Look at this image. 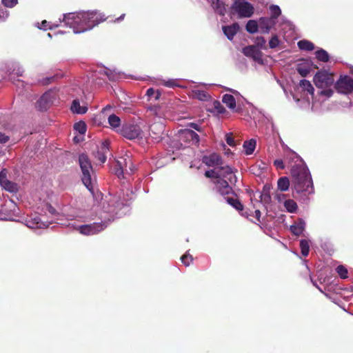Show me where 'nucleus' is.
I'll use <instances>...</instances> for the list:
<instances>
[{
  "label": "nucleus",
  "instance_id": "45",
  "mask_svg": "<svg viewBox=\"0 0 353 353\" xmlns=\"http://www.w3.org/2000/svg\"><path fill=\"white\" fill-rule=\"evenodd\" d=\"M265 43H266V41L264 39V37H257L255 39V44H256L255 46H256L257 48L259 47L261 48L265 49L266 48Z\"/></svg>",
  "mask_w": 353,
  "mask_h": 353
},
{
  "label": "nucleus",
  "instance_id": "60",
  "mask_svg": "<svg viewBox=\"0 0 353 353\" xmlns=\"http://www.w3.org/2000/svg\"><path fill=\"white\" fill-rule=\"evenodd\" d=\"M47 208L50 214H53L55 213V209L53 207H52L50 205L47 204Z\"/></svg>",
  "mask_w": 353,
  "mask_h": 353
},
{
  "label": "nucleus",
  "instance_id": "21",
  "mask_svg": "<svg viewBox=\"0 0 353 353\" xmlns=\"http://www.w3.org/2000/svg\"><path fill=\"white\" fill-rule=\"evenodd\" d=\"M334 88H353V79L347 75L341 76L336 81Z\"/></svg>",
  "mask_w": 353,
  "mask_h": 353
},
{
  "label": "nucleus",
  "instance_id": "31",
  "mask_svg": "<svg viewBox=\"0 0 353 353\" xmlns=\"http://www.w3.org/2000/svg\"><path fill=\"white\" fill-rule=\"evenodd\" d=\"M227 203L235 208L238 211H242L243 210V205L238 199H234L232 197H225Z\"/></svg>",
  "mask_w": 353,
  "mask_h": 353
},
{
  "label": "nucleus",
  "instance_id": "59",
  "mask_svg": "<svg viewBox=\"0 0 353 353\" xmlns=\"http://www.w3.org/2000/svg\"><path fill=\"white\" fill-rule=\"evenodd\" d=\"M8 16L7 12L2 8H0V19H4Z\"/></svg>",
  "mask_w": 353,
  "mask_h": 353
},
{
  "label": "nucleus",
  "instance_id": "5",
  "mask_svg": "<svg viewBox=\"0 0 353 353\" xmlns=\"http://www.w3.org/2000/svg\"><path fill=\"white\" fill-rule=\"evenodd\" d=\"M231 14H237L239 18H249L254 14L253 6L245 0H234L231 8Z\"/></svg>",
  "mask_w": 353,
  "mask_h": 353
},
{
  "label": "nucleus",
  "instance_id": "15",
  "mask_svg": "<svg viewBox=\"0 0 353 353\" xmlns=\"http://www.w3.org/2000/svg\"><path fill=\"white\" fill-rule=\"evenodd\" d=\"M202 161L208 167L219 168L223 165L221 157L216 153H212L208 156H204L202 159Z\"/></svg>",
  "mask_w": 353,
  "mask_h": 353
},
{
  "label": "nucleus",
  "instance_id": "10",
  "mask_svg": "<svg viewBox=\"0 0 353 353\" xmlns=\"http://www.w3.org/2000/svg\"><path fill=\"white\" fill-rule=\"evenodd\" d=\"M215 185L216 191L224 197H227L230 194H234L236 196L234 191L230 184V182L223 179H219L213 181Z\"/></svg>",
  "mask_w": 353,
  "mask_h": 353
},
{
  "label": "nucleus",
  "instance_id": "56",
  "mask_svg": "<svg viewBox=\"0 0 353 353\" xmlns=\"http://www.w3.org/2000/svg\"><path fill=\"white\" fill-rule=\"evenodd\" d=\"M301 85H303L304 87H307V88H313L310 81L307 80H302L301 81Z\"/></svg>",
  "mask_w": 353,
  "mask_h": 353
},
{
  "label": "nucleus",
  "instance_id": "18",
  "mask_svg": "<svg viewBox=\"0 0 353 353\" xmlns=\"http://www.w3.org/2000/svg\"><path fill=\"white\" fill-rule=\"evenodd\" d=\"M123 162L121 161H117V163L120 166L121 170V171L117 172V174L119 175L120 174H123L124 172L129 174L132 173L134 170V166L132 162V160L130 159V157H128V159H123Z\"/></svg>",
  "mask_w": 353,
  "mask_h": 353
},
{
  "label": "nucleus",
  "instance_id": "7",
  "mask_svg": "<svg viewBox=\"0 0 353 353\" xmlns=\"http://www.w3.org/2000/svg\"><path fill=\"white\" fill-rule=\"evenodd\" d=\"M83 96L81 98L82 105H80L79 99L73 100L70 108L73 113L83 114L88 111V105L93 99L94 95L89 90H86V92H83Z\"/></svg>",
  "mask_w": 353,
  "mask_h": 353
},
{
  "label": "nucleus",
  "instance_id": "30",
  "mask_svg": "<svg viewBox=\"0 0 353 353\" xmlns=\"http://www.w3.org/2000/svg\"><path fill=\"white\" fill-rule=\"evenodd\" d=\"M300 50L304 51H312L314 49V44L308 40H301L297 43Z\"/></svg>",
  "mask_w": 353,
  "mask_h": 353
},
{
  "label": "nucleus",
  "instance_id": "1",
  "mask_svg": "<svg viewBox=\"0 0 353 353\" xmlns=\"http://www.w3.org/2000/svg\"><path fill=\"white\" fill-rule=\"evenodd\" d=\"M289 155L292 188L297 194H313V181L307 167L296 153L290 152Z\"/></svg>",
  "mask_w": 353,
  "mask_h": 353
},
{
  "label": "nucleus",
  "instance_id": "12",
  "mask_svg": "<svg viewBox=\"0 0 353 353\" xmlns=\"http://www.w3.org/2000/svg\"><path fill=\"white\" fill-rule=\"evenodd\" d=\"M219 169V179H223L230 182L232 185H235L237 182V178L234 174L236 170L233 169L229 165H221Z\"/></svg>",
  "mask_w": 353,
  "mask_h": 353
},
{
  "label": "nucleus",
  "instance_id": "27",
  "mask_svg": "<svg viewBox=\"0 0 353 353\" xmlns=\"http://www.w3.org/2000/svg\"><path fill=\"white\" fill-rule=\"evenodd\" d=\"M108 123L111 126V128L114 130H119L121 125V119L119 117L115 115L114 114H110L108 117Z\"/></svg>",
  "mask_w": 353,
  "mask_h": 353
},
{
  "label": "nucleus",
  "instance_id": "19",
  "mask_svg": "<svg viewBox=\"0 0 353 353\" xmlns=\"http://www.w3.org/2000/svg\"><path fill=\"white\" fill-rule=\"evenodd\" d=\"M17 62H8L0 63V81L5 79L6 76L13 74V65Z\"/></svg>",
  "mask_w": 353,
  "mask_h": 353
},
{
  "label": "nucleus",
  "instance_id": "64",
  "mask_svg": "<svg viewBox=\"0 0 353 353\" xmlns=\"http://www.w3.org/2000/svg\"><path fill=\"white\" fill-rule=\"evenodd\" d=\"M154 90H147L146 95L150 97L154 94Z\"/></svg>",
  "mask_w": 353,
  "mask_h": 353
},
{
  "label": "nucleus",
  "instance_id": "43",
  "mask_svg": "<svg viewBox=\"0 0 353 353\" xmlns=\"http://www.w3.org/2000/svg\"><path fill=\"white\" fill-rule=\"evenodd\" d=\"M181 262L185 265L188 266L192 262L193 257L188 253H185L181 257Z\"/></svg>",
  "mask_w": 353,
  "mask_h": 353
},
{
  "label": "nucleus",
  "instance_id": "14",
  "mask_svg": "<svg viewBox=\"0 0 353 353\" xmlns=\"http://www.w3.org/2000/svg\"><path fill=\"white\" fill-rule=\"evenodd\" d=\"M181 140L194 145L199 143V136L193 130L185 129L180 134Z\"/></svg>",
  "mask_w": 353,
  "mask_h": 353
},
{
  "label": "nucleus",
  "instance_id": "57",
  "mask_svg": "<svg viewBox=\"0 0 353 353\" xmlns=\"http://www.w3.org/2000/svg\"><path fill=\"white\" fill-rule=\"evenodd\" d=\"M40 29L47 30L48 28H50V27L48 25V22L46 20H43L41 22V25L40 27H39Z\"/></svg>",
  "mask_w": 353,
  "mask_h": 353
},
{
  "label": "nucleus",
  "instance_id": "23",
  "mask_svg": "<svg viewBox=\"0 0 353 353\" xmlns=\"http://www.w3.org/2000/svg\"><path fill=\"white\" fill-rule=\"evenodd\" d=\"M189 94L192 98H196L203 101H207L210 99V95L205 90H192L191 93Z\"/></svg>",
  "mask_w": 353,
  "mask_h": 353
},
{
  "label": "nucleus",
  "instance_id": "20",
  "mask_svg": "<svg viewBox=\"0 0 353 353\" xmlns=\"http://www.w3.org/2000/svg\"><path fill=\"white\" fill-rule=\"evenodd\" d=\"M26 225L32 229L37 228H46L49 224L41 221V218L38 216H34L29 220L26 221Z\"/></svg>",
  "mask_w": 353,
  "mask_h": 353
},
{
  "label": "nucleus",
  "instance_id": "44",
  "mask_svg": "<svg viewBox=\"0 0 353 353\" xmlns=\"http://www.w3.org/2000/svg\"><path fill=\"white\" fill-rule=\"evenodd\" d=\"M280 41L276 34L273 35L270 41H269V47L270 48H275L279 45Z\"/></svg>",
  "mask_w": 353,
  "mask_h": 353
},
{
  "label": "nucleus",
  "instance_id": "42",
  "mask_svg": "<svg viewBox=\"0 0 353 353\" xmlns=\"http://www.w3.org/2000/svg\"><path fill=\"white\" fill-rule=\"evenodd\" d=\"M74 128L80 134H83L86 132V125L83 121H79L74 124Z\"/></svg>",
  "mask_w": 353,
  "mask_h": 353
},
{
  "label": "nucleus",
  "instance_id": "47",
  "mask_svg": "<svg viewBox=\"0 0 353 353\" xmlns=\"http://www.w3.org/2000/svg\"><path fill=\"white\" fill-rule=\"evenodd\" d=\"M13 74H17L18 77H21L24 72V70L19 65L18 63L12 65Z\"/></svg>",
  "mask_w": 353,
  "mask_h": 353
},
{
  "label": "nucleus",
  "instance_id": "62",
  "mask_svg": "<svg viewBox=\"0 0 353 353\" xmlns=\"http://www.w3.org/2000/svg\"><path fill=\"white\" fill-rule=\"evenodd\" d=\"M254 213H255V217L259 221H260V216H261V214L260 210H256Z\"/></svg>",
  "mask_w": 353,
  "mask_h": 353
},
{
  "label": "nucleus",
  "instance_id": "55",
  "mask_svg": "<svg viewBox=\"0 0 353 353\" xmlns=\"http://www.w3.org/2000/svg\"><path fill=\"white\" fill-rule=\"evenodd\" d=\"M9 140V137L4 133L0 132V143H5Z\"/></svg>",
  "mask_w": 353,
  "mask_h": 353
},
{
  "label": "nucleus",
  "instance_id": "29",
  "mask_svg": "<svg viewBox=\"0 0 353 353\" xmlns=\"http://www.w3.org/2000/svg\"><path fill=\"white\" fill-rule=\"evenodd\" d=\"M305 230V223L303 221L296 223L290 227L291 232L296 236H300Z\"/></svg>",
  "mask_w": 353,
  "mask_h": 353
},
{
  "label": "nucleus",
  "instance_id": "50",
  "mask_svg": "<svg viewBox=\"0 0 353 353\" xmlns=\"http://www.w3.org/2000/svg\"><path fill=\"white\" fill-rule=\"evenodd\" d=\"M18 3V0H2V3L8 8H13Z\"/></svg>",
  "mask_w": 353,
  "mask_h": 353
},
{
  "label": "nucleus",
  "instance_id": "36",
  "mask_svg": "<svg viewBox=\"0 0 353 353\" xmlns=\"http://www.w3.org/2000/svg\"><path fill=\"white\" fill-rule=\"evenodd\" d=\"M316 58L323 62H327L330 59L328 53L323 49L318 50L315 52Z\"/></svg>",
  "mask_w": 353,
  "mask_h": 353
},
{
  "label": "nucleus",
  "instance_id": "16",
  "mask_svg": "<svg viewBox=\"0 0 353 353\" xmlns=\"http://www.w3.org/2000/svg\"><path fill=\"white\" fill-rule=\"evenodd\" d=\"M276 23V21H274L268 17H261L259 19V26L261 32L263 34H268Z\"/></svg>",
  "mask_w": 353,
  "mask_h": 353
},
{
  "label": "nucleus",
  "instance_id": "38",
  "mask_svg": "<svg viewBox=\"0 0 353 353\" xmlns=\"http://www.w3.org/2000/svg\"><path fill=\"white\" fill-rule=\"evenodd\" d=\"M300 248L301 254L303 256H307L310 251L309 241L306 239H302L300 241Z\"/></svg>",
  "mask_w": 353,
  "mask_h": 353
},
{
  "label": "nucleus",
  "instance_id": "52",
  "mask_svg": "<svg viewBox=\"0 0 353 353\" xmlns=\"http://www.w3.org/2000/svg\"><path fill=\"white\" fill-rule=\"evenodd\" d=\"M8 180L6 178V174L3 171L0 172V185H2L5 184Z\"/></svg>",
  "mask_w": 353,
  "mask_h": 353
},
{
  "label": "nucleus",
  "instance_id": "26",
  "mask_svg": "<svg viewBox=\"0 0 353 353\" xmlns=\"http://www.w3.org/2000/svg\"><path fill=\"white\" fill-rule=\"evenodd\" d=\"M212 7L215 12L221 16H224L226 12V5L221 0H213Z\"/></svg>",
  "mask_w": 353,
  "mask_h": 353
},
{
  "label": "nucleus",
  "instance_id": "9",
  "mask_svg": "<svg viewBox=\"0 0 353 353\" xmlns=\"http://www.w3.org/2000/svg\"><path fill=\"white\" fill-rule=\"evenodd\" d=\"M117 132L129 140L141 137L142 132L141 128L138 125L134 124L123 125Z\"/></svg>",
  "mask_w": 353,
  "mask_h": 353
},
{
  "label": "nucleus",
  "instance_id": "54",
  "mask_svg": "<svg viewBox=\"0 0 353 353\" xmlns=\"http://www.w3.org/2000/svg\"><path fill=\"white\" fill-rule=\"evenodd\" d=\"M332 93H333V90H321L320 92L321 94L325 95L327 97H331Z\"/></svg>",
  "mask_w": 353,
  "mask_h": 353
},
{
  "label": "nucleus",
  "instance_id": "13",
  "mask_svg": "<svg viewBox=\"0 0 353 353\" xmlns=\"http://www.w3.org/2000/svg\"><path fill=\"white\" fill-rule=\"evenodd\" d=\"M243 54L252 58L259 63H263L262 52L255 46H248L243 48Z\"/></svg>",
  "mask_w": 353,
  "mask_h": 353
},
{
  "label": "nucleus",
  "instance_id": "3",
  "mask_svg": "<svg viewBox=\"0 0 353 353\" xmlns=\"http://www.w3.org/2000/svg\"><path fill=\"white\" fill-rule=\"evenodd\" d=\"M79 163L82 172V182L88 190L92 191L94 180V171L88 157L85 154H81L79 157Z\"/></svg>",
  "mask_w": 353,
  "mask_h": 353
},
{
  "label": "nucleus",
  "instance_id": "53",
  "mask_svg": "<svg viewBox=\"0 0 353 353\" xmlns=\"http://www.w3.org/2000/svg\"><path fill=\"white\" fill-rule=\"evenodd\" d=\"M55 79L54 77H48L42 80V85H48Z\"/></svg>",
  "mask_w": 353,
  "mask_h": 353
},
{
  "label": "nucleus",
  "instance_id": "41",
  "mask_svg": "<svg viewBox=\"0 0 353 353\" xmlns=\"http://www.w3.org/2000/svg\"><path fill=\"white\" fill-rule=\"evenodd\" d=\"M219 169L216 168L214 170H207L205 172V176L207 178L214 179V180L219 179Z\"/></svg>",
  "mask_w": 353,
  "mask_h": 353
},
{
  "label": "nucleus",
  "instance_id": "63",
  "mask_svg": "<svg viewBox=\"0 0 353 353\" xmlns=\"http://www.w3.org/2000/svg\"><path fill=\"white\" fill-rule=\"evenodd\" d=\"M190 126L192 128H193L194 129H195L196 130H197V131H200V130H201V128L196 123H192L190 124Z\"/></svg>",
  "mask_w": 353,
  "mask_h": 353
},
{
  "label": "nucleus",
  "instance_id": "61",
  "mask_svg": "<svg viewBox=\"0 0 353 353\" xmlns=\"http://www.w3.org/2000/svg\"><path fill=\"white\" fill-rule=\"evenodd\" d=\"M337 90L339 91L340 92L345 94H350L352 92V91H353V90H350V89H348V90Z\"/></svg>",
  "mask_w": 353,
  "mask_h": 353
},
{
  "label": "nucleus",
  "instance_id": "17",
  "mask_svg": "<svg viewBox=\"0 0 353 353\" xmlns=\"http://www.w3.org/2000/svg\"><path fill=\"white\" fill-rule=\"evenodd\" d=\"M109 152V142L105 141L103 142L94 154L95 157L101 163L105 162L107 154Z\"/></svg>",
  "mask_w": 353,
  "mask_h": 353
},
{
  "label": "nucleus",
  "instance_id": "35",
  "mask_svg": "<svg viewBox=\"0 0 353 353\" xmlns=\"http://www.w3.org/2000/svg\"><path fill=\"white\" fill-rule=\"evenodd\" d=\"M213 109L214 111L219 114H225L228 115L229 112L225 110L224 106L219 101H214L213 102Z\"/></svg>",
  "mask_w": 353,
  "mask_h": 353
},
{
  "label": "nucleus",
  "instance_id": "49",
  "mask_svg": "<svg viewBox=\"0 0 353 353\" xmlns=\"http://www.w3.org/2000/svg\"><path fill=\"white\" fill-rule=\"evenodd\" d=\"M298 72L303 77H307L310 70L309 68L299 65L297 68Z\"/></svg>",
  "mask_w": 353,
  "mask_h": 353
},
{
  "label": "nucleus",
  "instance_id": "22",
  "mask_svg": "<svg viewBox=\"0 0 353 353\" xmlns=\"http://www.w3.org/2000/svg\"><path fill=\"white\" fill-rule=\"evenodd\" d=\"M222 29L227 38L229 40H232L239 30V25L238 23H234L231 26H223Z\"/></svg>",
  "mask_w": 353,
  "mask_h": 353
},
{
  "label": "nucleus",
  "instance_id": "58",
  "mask_svg": "<svg viewBox=\"0 0 353 353\" xmlns=\"http://www.w3.org/2000/svg\"><path fill=\"white\" fill-rule=\"evenodd\" d=\"M81 216L77 214H67V219L69 220L77 219V218H80Z\"/></svg>",
  "mask_w": 353,
  "mask_h": 353
},
{
  "label": "nucleus",
  "instance_id": "34",
  "mask_svg": "<svg viewBox=\"0 0 353 353\" xmlns=\"http://www.w3.org/2000/svg\"><path fill=\"white\" fill-rule=\"evenodd\" d=\"M270 11L271 13V16L268 18L272 19V21H276L278 17L281 14V10L279 6L276 5H272L270 6Z\"/></svg>",
  "mask_w": 353,
  "mask_h": 353
},
{
  "label": "nucleus",
  "instance_id": "32",
  "mask_svg": "<svg viewBox=\"0 0 353 353\" xmlns=\"http://www.w3.org/2000/svg\"><path fill=\"white\" fill-rule=\"evenodd\" d=\"M278 189L281 192L287 191L290 187V180L288 177L280 178L277 182Z\"/></svg>",
  "mask_w": 353,
  "mask_h": 353
},
{
  "label": "nucleus",
  "instance_id": "25",
  "mask_svg": "<svg viewBox=\"0 0 353 353\" xmlns=\"http://www.w3.org/2000/svg\"><path fill=\"white\" fill-rule=\"evenodd\" d=\"M50 92H46L38 100L37 105L40 110H45L47 109L48 104L50 103Z\"/></svg>",
  "mask_w": 353,
  "mask_h": 353
},
{
  "label": "nucleus",
  "instance_id": "51",
  "mask_svg": "<svg viewBox=\"0 0 353 353\" xmlns=\"http://www.w3.org/2000/svg\"><path fill=\"white\" fill-rule=\"evenodd\" d=\"M274 165L276 169L283 170L285 168V165L282 159H276L274 161Z\"/></svg>",
  "mask_w": 353,
  "mask_h": 353
},
{
  "label": "nucleus",
  "instance_id": "33",
  "mask_svg": "<svg viewBox=\"0 0 353 353\" xmlns=\"http://www.w3.org/2000/svg\"><path fill=\"white\" fill-rule=\"evenodd\" d=\"M259 28V21L257 22L255 20H249L245 26V29L247 32H248L250 34H254L256 32Z\"/></svg>",
  "mask_w": 353,
  "mask_h": 353
},
{
  "label": "nucleus",
  "instance_id": "6",
  "mask_svg": "<svg viewBox=\"0 0 353 353\" xmlns=\"http://www.w3.org/2000/svg\"><path fill=\"white\" fill-rule=\"evenodd\" d=\"M70 225H71L74 230L79 231L81 234L94 235L103 231L108 226V223L105 221L102 223H94L92 224L81 225L70 223L68 224V226Z\"/></svg>",
  "mask_w": 353,
  "mask_h": 353
},
{
  "label": "nucleus",
  "instance_id": "39",
  "mask_svg": "<svg viewBox=\"0 0 353 353\" xmlns=\"http://www.w3.org/2000/svg\"><path fill=\"white\" fill-rule=\"evenodd\" d=\"M164 85L166 87H178L179 88H186L185 86L180 85L178 84L177 81L176 80H169L168 81H164L163 83H159L156 81V85Z\"/></svg>",
  "mask_w": 353,
  "mask_h": 353
},
{
  "label": "nucleus",
  "instance_id": "28",
  "mask_svg": "<svg viewBox=\"0 0 353 353\" xmlns=\"http://www.w3.org/2000/svg\"><path fill=\"white\" fill-rule=\"evenodd\" d=\"M256 142L254 139H252L249 141H245L243 143V148L245 149V152L247 155L252 154L256 148Z\"/></svg>",
  "mask_w": 353,
  "mask_h": 353
},
{
  "label": "nucleus",
  "instance_id": "37",
  "mask_svg": "<svg viewBox=\"0 0 353 353\" xmlns=\"http://www.w3.org/2000/svg\"><path fill=\"white\" fill-rule=\"evenodd\" d=\"M284 206L290 213H294L296 211L298 206L296 203L292 199L286 200L284 203Z\"/></svg>",
  "mask_w": 353,
  "mask_h": 353
},
{
  "label": "nucleus",
  "instance_id": "24",
  "mask_svg": "<svg viewBox=\"0 0 353 353\" xmlns=\"http://www.w3.org/2000/svg\"><path fill=\"white\" fill-rule=\"evenodd\" d=\"M103 74L111 81H117L122 78V74L115 70L104 68Z\"/></svg>",
  "mask_w": 353,
  "mask_h": 353
},
{
  "label": "nucleus",
  "instance_id": "2",
  "mask_svg": "<svg viewBox=\"0 0 353 353\" xmlns=\"http://www.w3.org/2000/svg\"><path fill=\"white\" fill-rule=\"evenodd\" d=\"M105 19L104 14L97 11L68 13L63 16L65 24L72 28L74 33L91 30Z\"/></svg>",
  "mask_w": 353,
  "mask_h": 353
},
{
  "label": "nucleus",
  "instance_id": "8",
  "mask_svg": "<svg viewBox=\"0 0 353 353\" xmlns=\"http://www.w3.org/2000/svg\"><path fill=\"white\" fill-rule=\"evenodd\" d=\"M288 98H292L295 101H303L309 103L313 99L314 90H284Z\"/></svg>",
  "mask_w": 353,
  "mask_h": 353
},
{
  "label": "nucleus",
  "instance_id": "4",
  "mask_svg": "<svg viewBox=\"0 0 353 353\" xmlns=\"http://www.w3.org/2000/svg\"><path fill=\"white\" fill-rule=\"evenodd\" d=\"M245 98L236 90L232 94H225L222 97V102L234 113H240L245 106Z\"/></svg>",
  "mask_w": 353,
  "mask_h": 353
},
{
  "label": "nucleus",
  "instance_id": "40",
  "mask_svg": "<svg viewBox=\"0 0 353 353\" xmlns=\"http://www.w3.org/2000/svg\"><path fill=\"white\" fill-rule=\"evenodd\" d=\"M336 271L341 279H345L348 277L347 269L345 266L342 265H339L336 268Z\"/></svg>",
  "mask_w": 353,
  "mask_h": 353
},
{
  "label": "nucleus",
  "instance_id": "48",
  "mask_svg": "<svg viewBox=\"0 0 353 353\" xmlns=\"http://www.w3.org/2000/svg\"><path fill=\"white\" fill-rule=\"evenodd\" d=\"M225 141L231 147H234L236 145L232 133L226 134Z\"/></svg>",
  "mask_w": 353,
  "mask_h": 353
},
{
  "label": "nucleus",
  "instance_id": "46",
  "mask_svg": "<svg viewBox=\"0 0 353 353\" xmlns=\"http://www.w3.org/2000/svg\"><path fill=\"white\" fill-rule=\"evenodd\" d=\"M1 186L6 190L11 192H14L17 190L16 185L10 182V181H8L6 183H5V184L2 185Z\"/></svg>",
  "mask_w": 353,
  "mask_h": 353
},
{
  "label": "nucleus",
  "instance_id": "11",
  "mask_svg": "<svg viewBox=\"0 0 353 353\" xmlns=\"http://www.w3.org/2000/svg\"><path fill=\"white\" fill-rule=\"evenodd\" d=\"M334 81L333 74L323 70L318 72L314 77V82L320 88L323 85L330 86Z\"/></svg>",
  "mask_w": 353,
  "mask_h": 353
}]
</instances>
